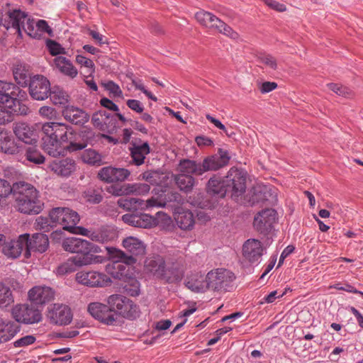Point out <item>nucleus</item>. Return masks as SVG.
<instances>
[{
	"label": "nucleus",
	"mask_w": 363,
	"mask_h": 363,
	"mask_svg": "<svg viewBox=\"0 0 363 363\" xmlns=\"http://www.w3.org/2000/svg\"><path fill=\"white\" fill-rule=\"evenodd\" d=\"M129 190H131V191H130V194H146L150 190V185L147 184H129Z\"/></svg>",
	"instance_id": "nucleus-57"
},
{
	"label": "nucleus",
	"mask_w": 363,
	"mask_h": 363,
	"mask_svg": "<svg viewBox=\"0 0 363 363\" xmlns=\"http://www.w3.org/2000/svg\"><path fill=\"white\" fill-rule=\"evenodd\" d=\"M28 233L20 235L16 239L5 242L2 246V252L10 259H16L26 251Z\"/></svg>",
	"instance_id": "nucleus-18"
},
{
	"label": "nucleus",
	"mask_w": 363,
	"mask_h": 363,
	"mask_svg": "<svg viewBox=\"0 0 363 363\" xmlns=\"http://www.w3.org/2000/svg\"><path fill=\"white\" fill-rule=\"evenodd\" d=\"M118 206L128 211H136L138 210L145 211L153 207L164 206L165 203H162L155 198H151L146 201L139 198H121L118 200Z\"/></svg>",
	"instance_id": "nucleus-11"
},
{
	"label": "nucleus",
	"mask_w": 363,
	"mask_h": 363,
	"mask_svg": "<svg viewBox=\"0 0 363 363\" xmlns=\"http://www.w3.org/2000/svg\"><path fill=\"white\" fill-rule=\"evenodd\" d=\"M36 30L38 34H39V39L43 36L44 33H47L49 35H52V29L48 26V23L46 21L40 19L37 21V24L35 25Z\"/></svg>",
	"instance_id": "nucleus-56"
},
{
	"label": "nucleus",
	"mask_w": 363,
	"mask_h": 363,
	"mask_svg": "<svg viewBox=\"0 0 363 363\" xmlns=\"http://www.w3.org/2000/svg\"><path fill=\"white\" fill-rule=\"evenodd\" d=\"M84 194L86 201L91 203H99L103 199L101 193L96 190H88Z\"/></svg>",
	"instance_id": "nucleus-62"
},
{
	"label": "nucleus",
	"mask_w": 363,
	"mask_h": 363,
	"mask_svg": "<svg viewBox=\"0 0 363 363\" xmlns=\"http://www.w3.org/2000/svg\"><path fill=\"white\" fill-rule=\"evenodd\" d=\"M102 313L99 320L106 325L115 324L116 321V314L110 306H106V309H104Z\"/></svg>",
	"instance_id": "nucleus-49"
},
{
	"label": "nucleus",
	"mask_w": 363,
	"mask_h": 363,
	"mask_svg": "<svg viewBox=\"0 0 363 363\" xmlns=\"http://www.w3.org/2000/svg\"><path fill=\"white\" fill-rule=\"evenodd\" d=\"M86 246L87 240L77 238H67L62 243V247L65 251L76 254L86 252Z\"/></svg>",
	"instance_id": "nucleus-36"
},
{
	"label": "nucleus",
	"mask_w": 363,
	"mask_h": 363,
	"mask_svg": "<svg viewBox=\"0 0 363 363\" xmlns=\"http://www.w3.org/2000/svg\"><path fill=\"white\" fill-rule=\"evenodd\" d=\"M129 298L119 294H113L108 298V303L113 311H117L121 315L125 308Z\"/></svg>",
	"instance_id": "nucleus-42"
},
{
	"label": "nucleus",
	"mask_w": 363,
	"mask_h": 363,
	"mask_svg": "<svg viewBox=\"0 0 363 363\" xmlns=\"http://www.w3.org/2000/svg\"><path fill=\"white\" fill-rule=\"evenodd\" d=\"M106 260V257L101 255H89L86 252H82L72 257V262L77 267H81L93 264H101Z\"/></svg>",
	"instance_id": "nucleus-29"
},
{
	"label": "nucleus",
	"mask_w": 363,
	"mask_h": 363,
	"mask_svg": "<svg viewBox=\"0 0 363 363\" xmlns=\"http://www.w3.org/2000/svg\"><path fill=\"white\" fill-rule=\"evenodd\" d=\"M49 246L48 237L43 233H34L31 236L28 234V242L24 256L26 258L30 257V252H45Z\"/></svg>",
	"instance_id": "nucleus-21"
},
{
	"label": "nucleus",
	"mask_w": 363,
	"mask_h": 363,
	"mask_svg": "<svg viewBox=\"0 0 363 363\" xmlns=\"http://www.w3.org/2000/svg\"><path fill=\"white\" fill-rule=\"evenodd\" d=\"M186 286L194 292H204L209 289L206 277L201 274H194L187 278Z\"/></svg>",
	"instance_id": "nucleus-34"
},
{
	"label": "nucleus",
	"mask_w": 363,
	"mask_h": 363,
	"mask_svg": "<svg viewBox=\"0 0 363 363\" xmlns=\"http://www.w3.org/2000/svg\"><path fill=\"white\" fill-rule=\"evenodd\" d=\"M39 114L47 119L52 120L57 117L56 110L50 106H44L40 108Z\"/></svg>",
	"instance_id": "nucleus-60"
},
{
	"label": "nucleus",
	"mask_w": 363,
	"mask_h": 363,
	"mask_svg": "<svg viewBox=\"0 0 363 363\" xmlns=\"http://www.w3.org/2000/svg\"><path fill=\"white\" fill-rule=\"evenodd\" d=\"M235 279L234 273L223 268L211 270L206 276L209 289L215 291H229Z\"/></svg>",
	"instance_id": "nucleus-8"
},
{
	"label": "nucleus",
	"mask_w": 363,
	"mask_h": 363,
	"mask_svg": "<svg viewBox=\"0 0 363 363\" xmlns=\"http://www.w3.org/2000/svg\"><path fill=\"white\" fill-rule=\"evenodd\" d=\"M129 184H113L106 188V191L113 196H120L130 194Z\"/></svg>",
	"instance_id": "nucleus-46"
},
{
	"label": "nucleus",
	"mask_w": 363,
	"mask_h": 363,
	"mask_svg": "<svg viewBox=\"0 0 363 363\" xmlns=\"http://www.w3.org/2000/svg\"><path fill=\"white\" fill-rule=\"evenodd\" d=\"M186 269V255H182L177 258H172L167 272L170 276L167 277V281L169 283L180 281Z\"/></svg>",
	"instance_id": "nucleus-23"
},
{
	"label": "nucleus",
	"mask_w": 363,
	"mask_h": 363,
	"mask_svg": "<svg viewBox=\"0 0 363 363\" xmlns=\"http://www.w3.org/2000/svg\"><path fill=\"white\" fill-rule=\"evenodd\" d=\"M175 221L179 228L184 230H191L195 223L194 215L189 210H182L175 214Z\"/></svg>",
	"instance_id": "nucleus-33"
},
{
	"label": "nucleus",
	"mask_w": 363,
	"mask_h": 363,
	"mask_svg": "<svg viewBox=\"0 0 363 363\" xmlns=\"http://www.w3.org/2000/svg\"><path fill=\"white\" fill-rule=\"evenodd\" d=\"M75 60L78 65H81V67H84L87 69L89 76H91L95 72V65L91 60L82 55H77Z\"/></svg>",
	"instance_id": "nucleus-50"
},
{
	"label": "nucleus",
	"mask_w": 363,
	"mask_h": 363,
	"mask_svg": "<svg viewBox=\"0 0 363 363\" xmlns=\"http://www.w3.org/2000/svg\"><path fill=\"white\" fill-rule=\"evenodd\" d=\"M13 318L19 323L27 325L38 323L42 320V313L31 303H18L11 309Z\"/></svg>",
	"instance_id": "nucleus-9"
},
{
	"label": "nucleus",
	"mask_w": 363,
	"mask_h": 363,
	"mask_svg": "<svg viewBox=\"0 0 363 363\" xmlns=\"http://www.w3.org/2000/svg\"><path fill=\"white\" fill-rule=\"evenodd\" d=\"M122 246L125 251L115 247H106L107 251L118 260L113 264V267L121 269L123 266L120 262L127 264H133L137 262V258L143 257L146 253V245L145 242L134 236H128L122 241Z\"/></svg>",
	"instance_id": "nucleus-4"
},
{
	"label": "nucleus",
	"mask_w": 363,
	"mask_h": 363,
	"mask_svg": "<svg viewBox=\"0 0 363 363\" xmlns=\"http://www.w3.org/2000/svg\"><path fill=\"white\" fill-rule=\"evenodd\" d=\"M262 242L256 239H249L243 245L242 255L246 259L253 263L258 261L263 255Z\"/></svg>",
	"instance_id": "nucleus-25"
},
{
	"label": "nucleus",
	"mask_w": 363,
	"mask_h": 363,
	"mask_svg": "<svg viewBox=\"0 0 363 363\" xmlns=\"http://www.w3.org/2000/svg\"><path fill=\"white\" fill-rule=\"evenodd\" d=\"M106 306L99 302L91 303L88 306V311L92 317L99 320L103 311L106 309Z\"/></svg>",
	"instance_id": "nucleus-54"
},
{
	"label": "nucleus",
	"mask_w": 363,
	"mask_h": 363,
	"mask_svg": "<svg viewBox=\"0 0 363 363\" xmlns=\"http://www.w3.org/2000/svg\"><path fill=\"white\" fill-rule=\"evenodd\" d=\"M13 191V184L11 186L6 179L0 178V197H6Z\"/></svg>",
	"instance_id": "nucleus-61"
},
{
	"label": "nucleus",
	"mask_w": 363,
	"mask_h": 363,
	"mask_svg": "<svg viewBox=\"0 0 363 363\" xmlns=\"http://www.w3.org/2000/svg\"><path fill=\"white\" fill-rule=\"evenodd\" d=\"M145 266L147 271L155 275L162 276L164 274L165 263L164 259L159 256L147 259Z\"/></svg>",
	"instance_id": "nucleus-39"
},
{
	"label": "nucleus",
	"mask_w": 363,
	"mask_h": 363,
	"mask_svg": "<svg viewBox=\"0 0 363 363\" xmlns=\"http://www.w3.org/2000/svg\"><path fill=\"white\" fill-rule=\"evenodd\" d=\"M1 23L7 30L9 28L16 30L20 38H22V32L24 31L30 37L39 39L35 26L37 21L21 10L14 9L9 11L1 19Z\"/></svg>",
	"instance_id": "nucleus-5"
},
{
	"label": "nucleus",
	"mask_w": 363,
	"mask_h": 363,
	"mask_svg": "<svg viewBox=\"0 0 363 363\" xmlns=\"http://www.w3.org/2000/svg\"><path fill=\"white\" fill-rule=\"evenodd\" d=\"M82 160L91 165L100 166L103 164L101 155L92 149L86 150L82 155Z\"/></svg>",
	"instance_id": "nucleus-44"
},
{
	"label": "nucleus",
	"mask_w": 363,
	"mask_h": 363,
	"mask_svg": "<svg viewBox=\"0 0 363 363\" xmlns=\"http://www.w3.org/2000/svg\"><path fill=\"white\" fill-rule=\"evenodd\" d=\"M13 75L16 82L22 87L29 85L31 77L30 66L25 64H18L13 69Z\"/></svg>",
	"instance_id": "nucleus-31"
},
{
	"label": "nucleus",
	"mask_w": 363,
	"mask_h": 363,
	"mask_svg": "<svg viewBox=\"0 0 363 363\" xmlns=\"http://www.w3.org/2000/svg\"><path fill=\"white\" fill-rule=\"evenodd\" d=\"M76 280L78 283L90 287H103L111 282L107 275L95 271L79 272L76 274Z\"/></svg>",
	"instance_id": "nucleus-16"
},
{
	"label": "nucleus",
	"mask_w": 363,
	"mask_h": 363,
	"mask_svg": "<svg viewBox=\"0 0 363 363\" xmlns=\"http://www.w3.org/2000/svg\"><path fill=\"white\" fill-rule=\"evenodd\" d=\"M55 67L60 73L71 79L75 78L78 74L77 69L72 62L65 57L57 56L53 60Z\"/></svg>",
	"instance_id": "nucleus-30"
},
{
	"label": "nucleus",
	"mask_w": 363,
	"mask_h": 363,
	"mask_svg": "<svg viewBox=\"0 0 363 363\" xmlns=\"http://www.w3.org/2000/svg\"><path fill=\"white\" fill-rule=\"evenodd\" d=\"M28 299L35 305H44L55 298L54 290L47 286H35L28 293Z\"/></svg>",
	"instance_id": "nucleus-19"
},
{
	"label": "nucleus",
	"mask_w": 363,
	"mask_h": 363,
	"mask_svg": "<svg viewBox=\"0 0 363 363\" xmlns=\"http://www.w3.org/2000/svg\"><path fill=\"white\" fill-rule=\"evenodd\" d=\"M21 330L17 323L0 318V345L11 340Z\"/></svg>",
	"instance_id": "nucleus-27"
},
{
	"label": "nucleus",
	"mask_w": 363,
	"mask_h": 363,
	"mask_svg": "<svg viewBox=\"0 0 363 363\" xmlns=\"http://www.w3.org/2000/svg\"><path fill=\"white\" fill-rule=\"evenodd\" d=\"M130 151L133 163L139 166L144 163L145 156L150 153V146L147 142L142 144L133 143Z\"/></svg>",
	"instance_id": "nucleus-32"
},
{
	"label": "nucleus",
	"mask_w": 363,
	"mask_h": 363,
	"mask_svg": "<svg viewBox=\"0 0 363 363\" xmlns=\"http://www.w3.org/2000/svg\"><path fill=\"white\" fill-rule=\"evenodd\" d=\"M50 219L47 217L40 216L36 218L35 225L38 229L48 231L50 226Z\"/></svg>",
	"instance_id": "nucleus-64"
},
{
	"label": "nucleus",
	"mask_w": 363,
	"mask_h": 363,
	"mask_svg": "<svg viewBox=\"0 0 363 363\" xmlns=\"http://www.w3.org/2000/svg\"><path fill=\"white\" fill-rule=\"evenodd\" d=\"M105 89L115 96H121L123 92L120 86L113 81H108L104 84Z\"/></svg>",
	"instance_id": "nucleus-63"
},
{
	"label": "nucleus",
	"mask_w": 363,
	"mask_h": 363,
	"mask_svg": "<svg viewBox=\"0 0 363 363\" xmlns=\"http://www.w3.org/2000/svg\"><path fill=\"white\" fill-rule=\"evenodd\" d=\"M76 266L74 262H72V257L67 259V262L62 263L57 268V273L59 274H65L76 270Z\"/></svg>",
	"instance_id": "nucleus-59"
},
{
	"label": "nucleus",
	"mask_w": 363,
	"mask_h": 363,
	"mask_svg": "<svg viewBox=\"0 0 363 363\" xmlns=\"http://www.w3.org/2000/svg\"><path fill=\"white\" fill-rule=\"evenodd\" d=\"M213 16L212 13L201 10L196 13L195 18L201 26L209 28Z\"/></svg>",
	"instance_id": "nucleus-52"
},
{
	"label": "nucleus",
	"mask_w": 363,
	"mask_h": 363,
	"mask_svg": "<svg viewBox=\"0 0 363 363\" xmlns=\"http://www.w3.org/2000/svg\"><path fill=\"white\" fill-rule=\"evenodd\" d=\"M122 220L130 225L143 228H150L160 224L167 228L172 225L171 217L162 211L157 212L155 217L146 213L125 214Z\"/></svg>",
	"instance_id": "nucleus-6"
},
{
	"label": "nucleus",
	"mask_w": 363,
	"mask_h": 363,
	"mask_svg": "<svg viewBox=\"0 0 363 363\" xmlns=\"http://www.w3.org/2000/svg\"><path fill=\"white\" fill-rule=\"evenodd\" d=\"M49 96L55 105H65L69 101V95L59 87H54L52 90L50 89Z\"/></svg>",
	"instance_id": "nucleus-43"
},
{
	"label": "nucleus",
	"mask_w": 363,
	"mask_h": 363,
	"mask_svg": "<svg viewBox=\"0 0 363 363\" xmlns=\"http://www.w3.org/2000/svg\"><path fill=\"white\" fill-rule=\"evenodd\" d=\"M211 24V25L209 26L208 28L216 30L219 33H223V35H227L233 39H236L238 38V34L237 32L234 31L229 26L222 21L214 14L213 16Z\"/></svg>",
	"instance_id": "nucleus-38"
},
{
	"label": "nucleus",
	"mask_w": 363,
	"mask_h": 363,
	"mask_svg": "<svg viewBox=\"0 0 363 363\" xmlns=\"http://www.w3.org/2000/svg\"><path fill=\"white\" fill-rule=\"evenodd\" d=\"M206 189L209 194L216 195L221 198L224 197L228 192L225 180H221L216 176L212 177L208 180Z\"/></svg>",
	"instance_id": "nucleus-37"
},
{
	"label": "nucleus",
	"mask_w": 363,
	"mask_h": 363,
	"mask_svg": "<svg viewBox=\"0 0 363 363\" xmlns=\"http://www.w3.org/2000/svg\"><path fill=\"white\" fill-rule=\"evenodd\" d=\"M178 170L183 174L201 176L200 162L189 159L180 160Z\"/></svg>",
	"instance_id": "nucleus-35"
},
{
	"label": "nucleus",
	"mask_w": 363,
	"mask_h": 363,
	"mask_svg": "<svg viewBox=\"0 0 363 363\" xmlns=\"http://www.w3.org/2000/svg\"><path fill=\"white\" fill-rule=\"evenodd\" d=\"M228 191L232 196L237 198L241 196L246 189V174L237 168L232 167L228 172L225 179Z\"/></svg>",
	"instance_id": "nucleus-10"
},
{
	"label": "nucleus",
	"mask_w": 363,
	"mask_h": 363,
	"mask_svg": "<svg viewBox=\"0 0 363 363\" xmlns=\"http://www.w3.org/2000/svg\"><path fill=\"white\" fill-rule=\"evenodd\" d=\"M49 217L52 225H60L69 232L73 230L80 220L77 211L66 207L53 208L49 213Z\"/></svg>",
	"instance_id": "nucleus-7"
},
{
	"label": "nucleus",
	"mask_w": 363,
	"mask_h": 363,
	"mask_svg": "<svg viewBox=\"0 0 363 363\" xmlns=\"http://www.w3.org/2000/svg\"><path fill=\"white\" fill-rule=\"evenodd\" d=\"M230 160L228 150L219 148L218 153L205 157L200 166L201 174L206 172L217 171L226 166Z\"/></svg>",
	"instance_id": "nucleus-13"
},
{
	"label": "nucleus",
	"mask_w": 363,
	"mask_h": 363,
	"mask_svg": "<svg viewBox=\"0 0 363 363\" xmlns=\"http://www.w3.org/2000/svg\"><path fill=\"white\" fill-rule=\"evenodd\" d=\"M13 196L14 207L21 213L34 216L44 208L40 191L31 184L26 182L13 183Z\"/></svg>",
	"instance_id": "nucleus-2"
},
{
	"label": "nucleus",
	"mask_w": 363,
	"mask_h": 363,
	"mask_svg": "<svg viewBox=\"0 0 363 363\" xmlns=\"http://www.w3.org/2000/svg\"><path fill=\"white\" fill-rule=\"evenodd\" d=\"M129 175L130 172L128 169L111 166L101 168L98 173V177L108 184L123 182Z\"/></svg>",
	"instance_id": "nucleus-20"
},
{
	"label": "nucleus",
	"mask_w": 363,
	"mask_h": 363,
	"mask_svg": "<svg viewBox=\"0 0 363 363\" xmlns=\"http://www.w3.org/2000/svg\"><path fill=\"white\" fill-rule=\"evenodd\" d=\"M49 167L56 174L67 177L77 169V164L73 159L65 158L56 160L50 163Z\"/></svg>",
	"instance_id": "nucleus-24"
},
{
	"label": "nucleus",
	"mask_w": 363,
	"mask_h": 363,
	"mask_svg": "<svg viewBox=\"0 0 363 363\" xmlns=\"http://www.w3.org/2000/svg\"><path fill=\"white\" fill-rule=\"evenodd\" d=\"M258 62L262 63L271 69L276 70L277 68V60L269 54H260L257 57Z\"/></svg>",
	"instance_id": "nucleus-53"
},
{
	"label": "nucleus",
	"mask_w": 363,
	"mask_h": 363,
	"mask_svg": "<svg viewBox=\"0 0 363 363\" xmlns=\"http://www.w3.org/2000/svg\"><path fill=\"white\" fill-rule=\"evenodd\" d=\"M19 146L10 131L0 127V152L7 155H16Z\"/></svg>",
	"instance_id": "nucleus-26"
},
{
	"label": "nucleus",
	"mask_w": 363,
	"mask_h": 363,
	"mask_svg": "<svg viewBox=\"0 0 363 363\" xmlns=\"http://www.w3.org/2000/svg\"><path fill=\"white\" fill-rule=\"evenodd\" d=\"M62 115L64 118L75 125H83L89 119V116L84 111L74 106H66Z\"/></svg>",
	"instance_id": "nucleus-28"
},
{
	"label": "nucleus",
	"mask_w": 363,
	"mask_h": 363,
	"mask_svg": "<svg viewBox=\"0 0 363 363\" xmlns=\"http://www.w3.org/2000/svg\"><path fill=\"white\" fill-rule=\"evenodd\" d=\"M99 238L101 243H107L116 239L117 232L113 228H104L100 230Z\"/></svg>",
	"instance_id": "nucleus-51"
},
{
	"label": "nucleus",
	"mask_w": 363,
	"mask_h": 363,
	"mask_svg": "<svg viewBox=\"0 0 363 363\" xmlns=\"http://www.w3.org/2000/svg\"><path fill=\"white\" fill-rule=\"evenodd\" d=\"M329 89L335 92L336 94L345 98H351L353 96V91L348 87L342 84L330 83L327 84Z\"/></svg>",
	"instance_id": "nucleus-45"
},
{
	"label": "nucleus",
	"mask_w": 363,
	"mask_h": 363,
	"mask_svg": "<svg viewBox=\"0 0 363 363\" xmlns=\"http://www.w3.org/2000/svg\"><path fill=\"white\" fill-rule=\"evenodd\" d=\"M91 122L94 127L100 130L106 131L110 134L117 130V121L115 116L105 110H99L95 112L91 118Z\"/></svg>",
	"instance_id": "nucleus-17"
},
{
	"label": "nucleus",
	"mask_w": 363,
	"mask_h": 363,
	"mask_svg": "<svg viewBox=\"0 0 363 363\" xmlns=\"http://www.w3.org/2000/svg\"><path fill=\"white\" fill-rule=\"evenodd\" d=\"M26 159L33 163L40 164L45 162L44 156L33 147H28L26 152Z\"/></svg>",
	"instance_id": "nucleus-48"
},
{
	"label": "nucleus",
	"mask_w": 363,
	"mask_h": 363,
	"mask_svg": "<svg viewBox=\"0 0 363 363\" xmlns=\"http://www.w3.org/2000/svg\"><path fill=\"white\" fill-rule=\"evenodd\" d=\"M50 89V81L43 75L33 76L29 83V94L34 100L43 101L48 99Z\"/></svg>",
	"instance_id": "nucleus-15"
},
{
	"label": "nucleus",
	"mask_w": 363,
	"mask_h": 363,
	"mask_svg": "<svg viewBox=\"0 0 363 363\" xmlns=\"http://www.w3.org/2000/svg\"><path fill=\"white\" fill-rule=\"evenodd\" d=\"M43 149L50 156H64L67 151L82 150L85 145L74 143V130L71 126L62 123L48 122L43 124Z\"/></svg>",
	"instance_id": "nucleus-1"
},
{
	"label": "nucleus",
	"mask_w": 363,
	"mask_h": 363,
	"mask_svg": "<svg viewBox=\"0 0 363 363\" xmlns=\"http://www.w3.org/2000/svg\"><path fill=\"white\" fill-rule=\"evenodd\" d=\"M13 132L19 140L25 143L33 144L37 142L35 128L27 123H15L13 125Z\"/></svg>",
	"instance_id": "nucleus-22"
},
{
	"label": "nucleus",
	"mask_w": 363,
	"mask_h": 363,
	"mask_svg": "<svg viewBox=\"0 0 363 363\" xmlns=\"http://www.w3.org/2000/svg\"><path fill=\"white\" fill-rule=\"evenodd\" d=\"M174 180L178 188L185 193L191 191L196 184V179L191 175L180 174L174 177Z\"/></svg>",
	"instance_id": "nucleus-40"
},
{
	"label": "nucleus",
	"mask_w": 363,
	"mask_h": 363,
	"mask_svg": "<svg viewBox=\"0 0 363 363\" xmlns=\"http://www.w3.org/2000/svg\"><path fill=\"white\" fill-rule=\"evenodd\" d=\"M28 98L27 93L12 82L0 80V104L4 105L10 113L26 116L29 108L23 103Z\"/></svg>",
	"instance_id": "nucleus-3"
},
{
	"label": "nucleus",
	"mask_w": 363,
	"mask_h": 363,
	"mask_svg": "<svg viewBox=\"0 0 363 363\" xmlns=\"http://www.w3.org/2000/svg\"><path fill=\"white\" fill-rule=\"evenodd\" d=\"M36 340L35 336L32 335H28L22 337L15 342H13V346L15 347H24L33 344Z\"/></svg>",
	"instance_id": "nucleus-58"
},
{
	"label": "nucleus",
	"mask_w": 363,
	"mask_h": 363,
	"mask_svg": "<svg viewBox=\"0 0 363 363\" xmlns=\"http://www.w3.org/2000/svg\"><path fill=\"white\" fill-rule=\"evenodd\" d=\"M47 317L52 324L65 325L71 323L72 313L67 305L54 303L48 308Z\"/></svg>",
	"instance_id": "nucleus-14"
},
{
	"label": "nucleus",
	"mask_w": 363,
	"mask_h": 363,
	"mask_svg": "<svg viewBox=\"0 0 363 363\" xmlns=\"http://www.w3.org/2000/svg\"><path fill=\"white\" fill-rule=\"evenodd\" d=\"M139 307L129 299L126 303L125 308L123 311L122 316L128 319H135L139 316Z\"/></svg>",
	"instance_id": "nucleus-47"
},
{
	"label": "nucleus",
	"mask_w": 363,
	"mask_h": 363,
	"mask_svg": "<svg viewBox=\"0 0 363 363\" xmlns=\"http://www.w3.org/2000/svg\"><path fill=\"white\" fill-rule=\"evenodd\" d=\"M13 303L14 297L10 287L0 281V309H6Z\"/></svg>",
	"instance_id": "nucleus-41"
},
{
	"label": "nucleus",
	"mask_w": 363,
	"mask_h": 363,
	"mask_svg": "<svg viewBox=\"0 0 363 363\" xmlns=\"http://www.w3.org/2000/svg\"><path fill=\"white\" fill-rule=\"evenodd\" d=\"M46 46L50 55L52 56L66 53L65 49L55 40L48 39L46 41Z\"/></svg>",
	"instance_id": "nucleus-55"
},
{
	"label": "nucleus",
	"mask_w": 363,
	"mask_h": 363,
	"mask_svg": "<svg viewBox=\"0 0 363 363\" xmlns=\"http://www.w3.org/2000/svg\"><path fill=\"white\" fill-rule=\"evenodd\" d=\"M277 219V211L272 208H267L255 216L253 225L257 231L266 235L274 230Z\"/></svg>",
	"instance_id": "nucleus-12"
}]
</instances>
